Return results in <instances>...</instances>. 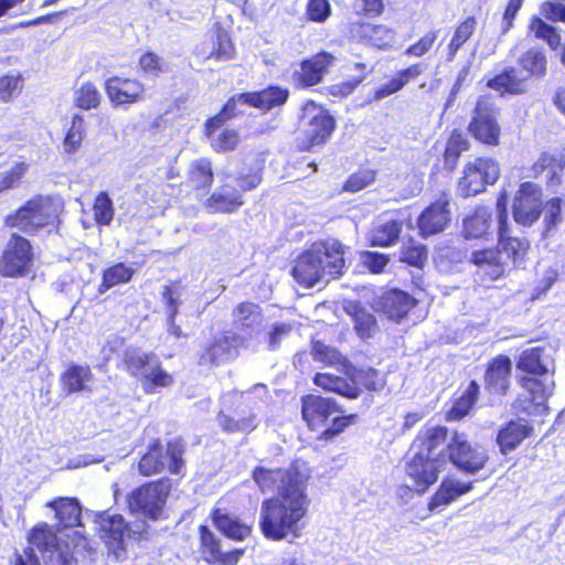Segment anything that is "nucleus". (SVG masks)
Masks as SVG:
<instances>
[{"mask_svg":"<svg viewBox=\"0 0 565 565\" xmlns=\"http://www.w3.org/2000/svg\"><path fill=\"white\" fill-rule=\"evenodd\" d=\"M552 359L543 348L536 347L524 350L516 362V369L531 375L520 379L521 392L515 401V407L530 415H541L547 411L546 402L553 393L554 381L545 376L550 371Z\"/></svg>","mask_w":565,"mask_h":565,"instance_id":"f03ea898","label":"nucleus"},{"mask_svg":"<svg viewBox=\"0 0 565 565\" xmlns=\"http://www.w3.org/2000/svg\"><path fill=\"white\" fill-rule=\"evenodd\" d=\"M23 87V78L17 73H9L0 77V100L8 103L17 97Z\"/></svg>","mask_w":565,"mask_h":565,"instance_id":"864d4df0","label":"nucleus"},{"mask_svg":"<svg viewBox=\"0 0 565 565\" xmlns=\"http://www.w3.org/2000/svg\"><path fill=\"white\" fill-rule=\"evenodd\" d=\"M313 382L317 386L326 391L334 392L349 398H356L360 395V388L341 376L329 373H318Z\"/></svg>","mask_w":565,"mask_h":565,"instance_id":"473e14b6","label":"nucleus"},{"mask_svg":"<svg viewBox=\"0 0 565 565\" xmlns=\"http://www.w3.org/2000/svg\"><path fill=\"white\" fill-rule=\"evenodd\" d=\"M344 248L335 239L313 243L296 260L294 278L305 287L342 275Z\"/></svg>","mask_w":565,"mask_h":565,"instance_id":"7ed1b4c3","label":"nucleus"},{"mask_svg":"<svg viewBox=\"0 0 565 565\" xmlns=\"http://www.w3.org/2000/svg\"><path fill=\"white\" fill-rule=\"evenodd\" d=\"M253 478L262 492L277 491V497L263 501L259 527L264 536L281 541L300 537L301 521L310 504L307 494L310 469L303 461H296L288 469L256 468Z\"/></svg>","mask_w":565,"mask_h":565,"instance_id":"f257e3e1","label":"nucleus"},{"mask_svg":"<svg viewBox=\"0 0 565 565\" xmlns=\"http://www.w3.org/2000/svg\"><path fill=\"white\" fill-rule=\"evenodd\" d=\"M28 164L23 161L15 162L10 170L6 171L0 180V192L14 186L23 177Z\"/></svg>","mask_w":565,"mask_h":565,"instance_id":"e2e57ef3","label":"nucleus"},{"mask_svg":"<svg viewBox=\"0 0 565 565\" xmlns=\"http://www.w3.org/2000/svg\"><path fill=\"white\" fill-rule=\"evenodd\" d=\"M450 435L444 426H427L423 428L412 445V450L426 452L428 457H437L445 463L447 444Z\"/></svg>","mask_w":565,"mask_h":565,"instance_id":"aec40b11","label":"nucleus"},{"mask_svg":"<svg viewBox=\"0 0 565 565\" xmlns=\"http://www.w3.org/2000/svg\"><path fill=\"white\" fill-rule=\"evenodd\" d=\"M471 260L478 266H493L495 268L494 271L499 275V266L502 264L499 250L483 249L473 252Z\"/></svg>","mask_w":565,"mask_h":565,"instance_id":"0e129e2a","label":"nucleus"},{"mask_svg":"<svg viewBox=\"0 0 565 565\" xmlns=\"http://www.w3.org/2000/svg\"><path fill=\"white\" fill-rule=\"evenodd\" d=\"M32 262L31 245L24 237L13 234L3 250L0 273L3 276H23Z\"/></svg>","mask_w":565,"mask_h":565,"instance_id":"f3484780","label":"nucleus"},{"mask_svg":"<svg viewBox=\"0 0 565 565\" xmlns=\"http://www.w3.org/2000/svg\"><path fill=\"white\" fill-rule=\"evenodd\" d=\"M288 95V89L278 86H270L260 92L239 94L226 103L225 113L228 115H237L244 111L239 109L238 106L247 105L269 110L285 104Z\"/></svg>","mask_w":565,"mask_h":565,"instance_id":"dca6fc26","label":"nucleus"},{"mask_svg":"<svg viewBox=\"0 0 565 565\" xmlns=\"http://www.w3.org/2000/svg\"><path fill=\"white\" fill-rule=\"evenodd\" d=\"M234 116L235 115L226 114L224 107L221 114L211 118L206 122V135L211 139V146L214 150L228 151L235 149L238 145L241 139L239 135L235 130L224 129L221 132H216L217 128H220L226 119Z\"/></svg>","mask_w":565,"mask_h":565,"instance_id":"b1692460","label":"nucleus"},{"mask_svg":"<svg viewBox=\"0 0 565 565\" xmlns=\"http://www.w3.org/2000/svg\"><path fill=\"white\" fill-rule=\"evenodd\" d=\"M403 228V223L396 220L377 222L369 232V241L373 246H391L395 244Z\"/></svg>","mask_w":565,"mask_h":565,"instance_id":"7c9ffc66","label":"nucleus"},{"mask_svg":"<svg viewBox=\"0 0 565 565\" xmlns=\"http://www.w3.org/2000/svg\"><path fill=\"white\" fill-rule=\"evenodd\" d=\"M181 290L178 287L166 286L162 292V298L167 308V322L168 332L175 338L185 337L180 326L175 323L180 305Z\"/></svg>","mask_w":565,"mask_h":565,"instance_id":"f704fd0d","label":"nucleus"},{"mask_svg":"<svg viewBox=\"0 0 565 565\" xmlns=\"http://www.w3.org/2000/svg\"><path fill=\"white\" fill-rule=\"evenodd\" d=\"M529 428L521 422H510L498 434V444L503 452L514 449L526 436Z\"/></svg>","mask_w":565,"mask_h":565,"instance_id":"c9c22d12","label":"nucleus"},{"mask_svg":"<svg viewBox=\"0 0 565 565\" xmlns=\"http://www.w3.org/2000/svg\"><path fill=\"white\" fill-rule=\"evenodd\" d=\"M522 68L531 75L543 76L546 72V57L537 49H530L519 61Z\"/></svg>","mask_w":565,"mask_h":565,"instance_id":"603ef678","label":"nucleus"},{"mask_svg":"<svg viewBox=\"0 0 565 565\" xmlns=\"http://www.w3.org/2000/svg\"><path fill=\"white\" fill-rule=\"evenodd\" d=\"M243 343L242 337L232 332H224L215 337L213 342L204 348L199 356V364L217 365L234 359Z\"/></svg>","mask_w":565,"mask_h":565,"instance_id":"a211bd4d","label":"nucleus"},{"mask_svg":"<svg viewBox=\"0 0 565 565\" xmlns=\"http://www.w3.org/2000/svg\"><path fill=\"white\" fill-rule=\"evenodd\" d=\"M139 65L145 73L154 76L167 71V66L162 60L152 52L143 53L139 58Z\"/></svg>","mask_w":565,"mask_h":565,"instance_id":"69168bd1","label":"nucleus"},{"mask_svg":"<svg viewBox=\"0 0 565 565\" xmlns=\"http://www.w3.org/2000/svg\"><path fill=\"white\" fill-rule=\"evenodd\" d=\"M311 353L316 361L326 365H343L345 362V359L337 349L319 341L313 342Z\"/></svg>","mask_w":565,"mask_h":565,"instance_id":"5fc2aeb1","label":"nucleus"},{"mask_svg":"<svg viewBox=\"0 0 565 565\" xmlns=\"http://www.w3.org/2000/svg\"><path fill=\"white\" fill-rule=\"evenodd\" d=\"M94 375L88 366L71 365L61 376L63 390L67 394L90 391Z\"/></svg>","mask_w":565,"mask_h":565,"instance_id":"c756f323","label":"nucleus"},{"mask_svg":"<svg viewBox=\"0 0 565 565\" xmlns=\"http://www.w3.org/2000/svg\"><path fill=\"white\" fill-rule=\"evenodd\" d=\"M352 383L355 386L356 384H361L369 391H377L384 386L383 377L373 369L358 371Z\"/></svg>","mask_w":565,"mask_h":565,"instance_id":"052dcab7","label":"nucleus"},{"mask_svg":"<svg viewBox=\"0 0 565 565\" xmlns=\"http://www.w3.org/2000/svg\"><path fill=\"white\" fill-rule=\"evenodd\" d=\"M352 35L366 44L385 50L395 42L396 32L383 24L360 23L352 29Z\"/></svg>","mask_w":565,"mask_h":565,"instance_id":"393cba45","label":"nucleus"},{"mask_svg":"<svg viewBox=\"0 0 565 565\" xmlns=\"http://www.w3.org/2000/svg\"><path fill=\"white\" fill-rule=\"evenodd\" d=\"M437 38L436 31L427 32L415 44L411 45L405 54L409 56L420 57L430 51Z\"/></svg>","mask_w":565,"mask_h":565,"instance_id":"338daca9","label":"nucleus"},{"mask_svg":"<svg viewBox=\"0 0 565 565\" xmlns=\"http://www.w3.org/2000/svg\"><path fill=\"white\" fill-rule=\"evenodd\" d=\"M62 209L58 198L39 196L26 202L14 214L6 217V224L30 233L53 223Z\"/></svg>","mask_w":565,"mask_h":565,"instance_id":"20e7f679","label":"nucleus"},{"mask_svg":"<svg viewBox=\"0 0 565 565\" xmlns=\"http://www.w3.org/2000/svg\"><path fill=\"white\" fill-rule=\"evenodd\" d=\"M125 363L130 374L142 382L147 393H152L154 387H168L173 383L172 375L161 367L153 353L129 349L125 354Z\"/></svg>","mask_w":565,"mask_h":565,"instance_id":"39448f33","label":"nucleus"},{"mask_svg":"<svg viewBox=\"0 0 565 565\" xmlns=\"http://www.w3.org/2000/svg\"><path fill=\"white\" fill-rule=\"evenodd\" d=\"M472 489V482L463 483L456 479L447 478L443 480L438 490L428 503V509L435 511L457 500L460 495L468 493Z\"/></svg>","mask_w":565,"mask_h":565,"instance_id":"cd10ccee","label":"nucleus"},{"mask_svg":"<svg viewBox=\"0 0 565 565\" xmlns=\"http://www.w3.org/2000/svg\"><path fill=\"white\" fill-rule=\"evenodd\" d=\"M345 310L352 316L355 323V330L361 338L366 339L373 335L377 326L375 318L369 311L355 302H349L345 306Z\"/></svg>","mask_w":565,"mask_h":565,"instance_id":"e433bc0d","label":"nucleus"},{"mask_svg":"<svg viewBox=\"0 0 565 565\" xmlns=\"http://www.w3.org/2000/svg\"><path fill=\"white\" fill-rule=\"evenodd\" d=\"M513 218L518 224L530 226L542 213V192L537 184L524 182L516 191L513 201Z\"/></svg>","mask_w":565,"mask_h":565,"instance_id":"2eb2a0df","label":"nucleus"},{"mask_svg":"<svg viewBox=\"0 0 565 565\" xmlns=\"http://www.w3.org/2000/svg\"><path fill=\"white\" fill-rule=\"evenodd\" d=\"M500 177L498 162L490 158H475L466 163L458 181V193L465 198L482 192Z\"/></svg>","mask_w":565,"mask_h":565,"instance_id":"0eeeda50","label":"nucleus"},{"mask_svg":"<svg viewBox=\"0 0 565 565\" xmlns=\"http://www.w3.org/2000/svg\"><path fill=\"white\" fill-rule=\"evenodd\" d=\"M100 537L104 540L108 550L111 551L117 558L125 548V539L131 534H141L145 531V523L136 525V529L129 527L121 515L103 513L97 520Z\"/></svg>","mask_w":565,"mask_h":565,"instance_id":"ddd939ff","label":"nucleus"},{"mask_svg":"<svg viewBox=\"0 0 565 565\" xmlns=\"http://www.w3.org/2000/svg\"><path fill=\"white\" fill-rule=\"evenodd\" d=\"M498 247L501 258L505 255L508 259H512L515 263L518 259L523 258L527 250L529 243L525 239L507 236V230L502 231L499 228Z\"/></svg>","mask_w":565,"mask_h":565,"instance_id":"a19ab883","label":"nucleus"},{"mask_svg":"<svg viewBox=\"0 0 565 565\" xmlns=\"http://www.w3.org/2000/svg\"><path fill=\"white\" fill-rule=\"evenodd\" d=\"M497 116L498 111L493 103L487 97H480L468 127L469 132L477 140L486 145H498L501 128L498 124Z\"/></svg>","mask_w":565,"mask_h":565,"instance_id":"f8f14e48","label":"nucleus"},{"mask_svg":"<svg viewBox=\"0 0 565 565\" xmlns=\"http://www.w3.org/2000/svg\"><path fill=\"white\" fill-rule=\"evenodd\" d=\"M29 543L36 547L50 565H70L72 561L70 547L61 543L54 527L40 523L29 534Z\"/></svg>","mask_w":565,"mask_h":565,"instance_id":"9d476101","label":"nucleus"},{"mask_svg":"<svg viewBox=\"0 0 565 565\" xmlns=\"http://www.w3.org/2000/svg\"><path fill=\"white\" fill-rule=\"evenodd\" d=\"M427 259V250L413 241H408L402 247L401 260L409 264L411 266L422 267Z\"/></svg>","mask_w":565,"mask_h":565,"instance_id":"4d7b16f0","label":"nucleus"},{"mask_svg":"<svg viewBox=\"0 0 565 565\" xmlns=\"http://www.w3.org/2000/svg\"><path fill=\"white\" fill-rule=\"evenodd\" d=\"M491 212L487 207H478L463 223V234L467 238H479L489 230Z\"/></svg>","mask_w":565,"mask_h":565,"instance_id":"58836bf2","label":"nucleus"},{"mask_svg":"<svg viewBox=\"0 0 565 565\" xmlns=\"http://www.w3.org/2000/svg\"><path fill=\"white\" fill-rule=\"evenodd\" d=\"M512 362L505 355L497 356L488 366L484 383L494 394H505L509 388Z\"/></svg>","mask_w":565,"mask_h":565,"instance_id":"a878e982","label":"nucleus"},{"mask_svg":"<svg viewBox=\"0 0 565 565\" xmlns=\"http://www.w3.org/2000/svg\"><path fill=\"white\" fill-rule=\"evenodd\" d=\"M189 179L195 188L211 185L213 181L211 161L206 158H200L193 161L189 170Z\"/></svg>","mask_w":565,"mask_h":565,"instance_id":"49530a36","label":"nucleus"},{"mask_svg":"<svg viewBox=\"0 0 565 565\" xmlns=\"http://www.w3.org/2000/svg\"><path fill=\"white\" fill-rule=\"evenodd\" d=\"M333 62L334 56L328 52H320L303 61L299 71L296 72L298 85L303 87L317 85L322 81Z\"/></svg>","mask_w":565,"mask_h":565,"instance_id":"5701e85b","label":"nucleus"},{"mask_svg":"<svg viewBox=\"0 0 565 565\" xmlns=\"http://www.w3.org/2000/svg\"><path fill=\"white\" fill-rule=\"evenodd\" d=\"M309 20L318 23L324 22L331 14L329 0H309L306 8Z\"/></svg>","mask_w":565,"mask_h":565,"instance_id":"680f3d73","label":"nucleus"},{"mask_svg":"<svg viewBox=\"0 0 565 565\" xmlns=\"http://www.w3.org/2000/svg\"><path fill=\"white\" fill-rule=\"evenodd\" d=\"M448 205L449 199L444 194L420 214L418 227L424 236L439 233L445 228L449 222Z\"/></svg>","mask_w":565,"mask_h":565,"instance_id":"4be33fe9","label":"nucleus"},{"mask_svg":"<svg viewBox=\"0 0 565 565\" xmlns=\"http://www.w3.org/2000/svg\"><path fill=\"white\" fill-rule=\"evenodd\" d=\"M182 452V446L178 440L168 443L166 450L156 443L140 459L139 471L143 476H151L168 468L172 473H180L183 466Z\"/></svg>","mask_w":565,"mask_h":565,"instance_id":"9b49d317","label":"nucleus"},{"mask_svg":"<svg viewBox=\"0 0 565 565\" xmlns=\"http://www.w3.org/2000/svg\"><path fill=\"white\" fill-rule=\"evenodd\" d=\"M102 95L95 84L90 82L83 83L74 94V103L84 110L95 109L99 106Z\"/></svg>","mask_w":565,"mask_h":565,"instance_id":"c03bdc74","label":"nucleus"},{"mask_svg":"<svg viewBox=\"0 0 565 565\" xmlns=\"http://www.w3.org/2000/svg\"><path fill=\"white\" fill-rule=\"evenodd\" d=\"M243 205L241 194L236 190L223 186L213 193L206 201V207L211 212H232Z\"/></svg>","mask_w":565,"mask_h":565,"instance_id":"72a5a7b5","label":"nucleus"},{"mask_svg":"<svg viewBox=\"0 0 565 565\" xmlns=\"http://www.w3.org/2000/svg\"><path fill=\"white\" fill-rule=\"evenodd\" d=\"M216 45L217 47L209 54L210 57L222 61H227L233 57V45L226 33L221 31L217 33Z\"/></svg>","mask_w":565,"mask_h":565,"instance_id":"774afa93","label":"nucleus"},{"mask_svg":"<svg viewBox=\"0 0 565 565\" xmlns=\"http://www.w3.org/2000/svg\"><path fill=\"white\" fill-rule=\"evenodd\" d=\"M416 301L408 294L401 290H391L382 298L383 312L394 321H399L414 308Z\"/></svg>","mask_w":565,"mask_h":565,"instance_id":"c85d7f7f","label":"nucleus"},{"mask_svg":"<svg viewBox=\"0 0 565 565\" xmlns=\"http://www.w3.org/2000/svg\"><path fill=\"white\" fill-rule=\"evenodd\" d=\"M477 28V20L473 17L466 18L460 22L452 34L447 46V61L455 60L458 50L472 36Z\"/></svg>","mask_w":565,"mask_h":565,"instance_id":"4c0bfd02","label":"nucleus"},{"mask_svg":"<svg viewBox=\"0 0 565 565\" xmlns=\"http://www.w3.org/2000/svg\"><path fill=\"white\" fill-rule=\"evenodd\" d=\"M478 392L479 385L475 381L470 382L465 394L455 402L452 408L449 411V418L460 419L466 416L476 403Z\"/></svg>","mask_w":565,"mask_h":565,"instance_id":"de8ad7c7","label":"nucleus"},{"mask_svg":"<svg viewBox=\"0 0 565 565\" xmlns=\"http://www.w3.org/2000/svg\"><path fill=\"white\" fill-rule=\"evenodd\" d=\"M85 135L86 125L84 117L82 115H74L63 140V148L65 152H76L81 148Z\"/></svg>","mask_w":565,"mask_h":565,"instance_id":"37998d69","label":"nucleus"},{"mask_svg":"<svg viewBox=\"0 0 565 565\" xmlns=\"http://www.w3.org/2000/svg\"><path fill=\"white\" fill-rule=\"evenodd\" d=\"M45 507L55 512L58 523L65 527L81 525L82 508L75 498H58L46 502Z\"/></svg>","mask_w":565,"mask_h":565,"instance_id":"bb28decb","label":"nucleus"},{"mask_svg":"<svg viewBox=\"0 0 565 565\" xmlns=\"http://www.w3.org/2000/svg\"><path fill=\"white\" fill-rule=\"evenodd\" d=\"M134 273L132 267L122 263L116 264L104 271L102 286L109 289L119 284H126L131 279Z\"/></svg>","mask_w":565,"mask_h":565,"instance_id":"8fccbe9b","label":"nucleus"},{"mask_svg":"<svg viewBox=\"0 0 565 565\" xmlns=\"http://www.w3.org/2000/svg\"><path fill=\"white\" fill-rule=\"evenodd\" d=\"M469 142L466 137L458 131H452L445 149V163L454 169L459 156L468 150Z\"/></svg>","mask_w":565,"mask_h":565,"instance_id":"3c124183","label":"nucleus"},{"mask_svg":"<svg viewBox=\"0 0 565 565\" xmlns=\"http://www.w3.org/2000/svg\"><path fill=\"white\" fill-rule=\"evenodd\" d=\"M334 129L333 118L320 106L308 103L303 108L302 134L303 139L298 147L309 150L312 147L326 142Z\"/></svg>","mask_w":565,"mask_h":565,"instance_id":"1a4fd4ad","label":"nucleus"},{"mask_svg":"<svg viewBox=\"0 0 565 565\" xmlns=\"http://www.w3.org/2000/svg\"><path fill=\"white\" fill-rule=\"evenodd\" d=\"M213 523L218 531L232 540L243 541L252 532L249 525L243 524L236 518L220 509L213 512Z\"/></svg>","mask_w":565,"mask_h":565,"instance_id":"2f4dec72","label":"nucleus"},{"mask_svg":"<svg viewBox=\"0 0 565 565\" xmlns=\"http://www.w3.org/2000/svg\"><path fill=\"white\" fill-rule=\"evenodd\" d=\"M353 70L356 72L350 79L334 84L330 87V94L333 96L350 95L366 77V65L364 63H354Z\"/></svg>","mask_w":565,"mask_h":565,"instance_id":"09e8293b","label":"nucleus"},{"mask_svg":"<svg viewBox=\"0 0 565 565\" xmlns=\"http://www.w3.org/2000/svg\"><path fill=\"white\" fill-rule=\"evenodd\" d=\"M530 29L536 38L545 40L552 49H556L559 45V34L553 26L545 23L542 19L533 18Z\"/></svg>","mask_w":565,"mask_h":565,"instance_id":"13d9d810","label":"nucleus"},{"mask_svg":"<svg viewBox=\"0 0 565 565\" xmlns=\"http://www.w3.org/2000/svg\"><path fill=\"white\" fill-rule=\"evenodd\" d=\"M406 462V475L412 480L411 487L417 492H425L438 479L444 463L437 457H428L426 452L412 450Z\"/></svg>","mask_w":565,"mask_h":565,"instance_id":"4468645a","label":"nucleus"},{"mask_svg":"<svg viewBox=\"0 0 565 565\" xmlns=\"http://www.w3.org/2000/svg\"><path fill=\"white\" fill-rule=\"evenodd\" d=\"M235 323L242 330H253L258 327L262 321V310L258 305L254 302H242L233 311Z\"/></svg>","mask_w":565,"mask_h":565,"instance_id":"ea45409f","label":"nucleus"},{"mask_svg":"<svg viewBox=\"0 0 565 565\" xmlns=\"http://www.w3.org/2000/svg\"><path fill=\"white\" fill-rule=\"evenodd\" d=\"M341 413L335 402L316 395H308L302 398V417L312 430L324 427L327 420Z\"/></svg>","mask_w":565,"mask_h":565,"instance_id":"412c9836","label":"nucleus"},{"mask_svg":"<svg viewBox=\"0 0 565 565\" xmlns=\"http://www.w3.org/2000/svg\"><path fill=\"white\" fill-rule=\"evenodd\" d=\"M514 73L515 71L513 68L507 70L503 73L489 79L487 85L488 87L495 90L520 94L524 90L523 82L518 79Z\"/></svg>","mask_w":565,"mask_h":565,"instance_id":"a18cd8bd","label":"nucleus"},{"mask_svg":"<svg viewBox=\"0 0 565 565\" xmlns=\"http://www.w3.org/2000/svg\"><path fill=\"white\" fill-rule=\"evenodd\" d=\"M447 457L450 462L466 473H477L489 459L481 446L468 441L463 433L452 431L447 444Z\"/></svg>","mask_w":565,"mask_h":565,"instance_id":"6e6552de","label":"nucleus"},{"mask_svg":"<svg viewBox=\"0 0 565 565\" xmlns=\"http://www.w3.org/2000/svg\"><path fill=\"white\" fill-rule=\"evenodd\" d=\"M145 85L136 78L113 76L105 82V92L114 106L136 104L145 97Z\"/></svg>","mask_w":565,"mask_h":565,"instance_id":"6ab92c4d","label":"nucleus"},{"mask_svg":"<svg viewBox=\"0 0 565 565\" xmlns=\"http://www.w3.org/2000/svg\"><path fill=\"white\" fill-rule=\"evenodd\" d=\"M170 488V482L162 479L135 489L127 498L129 510L152 520L160 519Z\"/></svg>","mask_w":565,"mask_h":565,"instance_id":"423d86ee","label":"nucleus"},{"mask_svg":"<svg viewBox=\"0 0 565 565\" xmlns=\"http://www.w3.org/2000/svg\"><path fill=\"white\" fill-rule=\"evenodd\" d=\"M94 216L98 224L109 225L114 218V206L113 201L108 193L100 192L94 202Z\"/></svg>","mask_w":565,"mask_h":565,"instance_id":"6e6d98bb","label":"nucleus"},{"mask_svg":"<svg viewBox=\"0 0 565 565\" xmlns=\"http://www.w3.org/2000/svg\"><path fill=\"white\" fill-rule=\"evenodd\" d=\"M375 180L373 170H360L349 177L343 189L348 192H358L372 184Z\"/></svg>","mask_w":565,"mask_h":565,"instance_id":"bf43d9fd","label":"nucleus"},{"mask_svg":"<svg viewBox=\"0 0 565 565\" xmlns=\"http://www.w3.org/2000/svg\"><path fill=\"white\" fill-rule=\"evenodd\" d=\"M565 167V154H550L543 153L539 160L533 164V172L535 175L542 173L544 170H548L551 173L550 182L558 184L561 182L558 173Z\"/></svg>","mask_w":565,"mask_h":565,"instance_id":"79ce46f5","label":"nucleus"}]
</instances>
